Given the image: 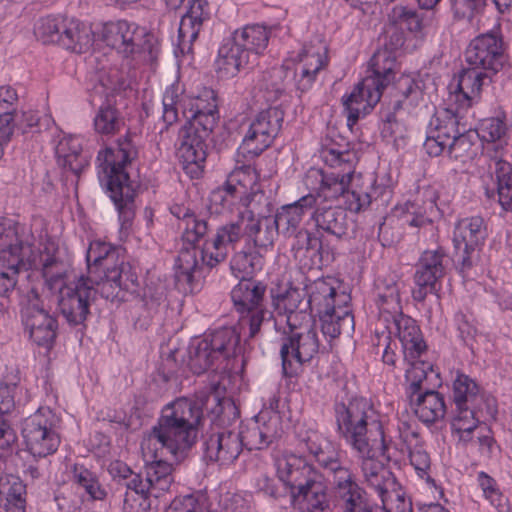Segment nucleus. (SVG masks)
<instances>
[{"mask_svg": "<svg viewBox=\"0 0 512 512\" xmlns=\"http://www.w3.org/2000/svg\"><path fill=\"white\" fill-rule=\"evenodd\" d=\"M238 416V408L232 399L220 398L212 392H200L191 398L180 397L162 408L149 433V440H155L161 448L177 457L179 452L195 444L205 417L217 425H226Z\"/></svg>", "mask_w": 512, "mask_h": 512, "instance_id": "1", "label": "nucleus"}, {"mask_svg": "<svg viewBox=\"0 0 512 512\" xmlns=\"http://www.w3.org/2000/svg\"><path fill=\"white\" fill-rule=\"evenodd\" d=\"M405 43L404 31L389 25L384 36V51H378L371 58L372 74L358 83L353 91L343 99L347 111V125L351 128L357 121L370 113L380 101L383 90L394 79L395 57L393 51L400 49Z\"/></svg>", "mask_w": 512, "mask_h": 512, "instance_id": "2", "label": "nucleus"}, {"mask_svg": "<svg viewBox=\"0 0 512 512\" xmlns=\"http://www.w3.org/2000/svg\"><path fill=\"white\" fill-rule=\"evenodd\" d=\"M191 111L190 121L181 130L178 156L186 174L197 179L203 173L207 157L206 141L219 119L216 92L212 88H203Z\"/></svg>", "mask_w": 512, "mask_h": 512, "instance_id": "3", "label": "nucleus"}, {"mask_svg": "<svg viewBox=\"0 0 512 512\" xmlns=\"http://www.w3.org/2000/svg\"><path fill=\"white\" fill-rule=\"evenodd\" d=\"M137 156V148L128 136L119 138L115 147H106L97 156L100 173L106 180L107 192L118 211L122 228H127L135 216L136 189L126 167Z\"/></svg>", "mask_w": 512, "mask_h": 512, "instance_id": "4", "label": "nucleus"}, {"mask_svg": "<svg viewBox=\"0 0 512 512\" xmlns=\"http://www.w3.org/2000/svg\"><path fill=\"white\" fill-rule=\"evenodd\" d=\"M42 274L45 286L51 291H58L57 308L60 315L70 327L83 330L86 327V321L91 316V307L98 296L93 278L80 275L65 282L64 272L59 269V263L53 257L45 259Z\"/></svg>", "mask_w": 512, "mask_h": 512, "instance_id": "5", "label": "nucleus"}, {"mask_svg": "<svg viewBox=\"0 0 512 512\" xmlns=\"http://www.w3.org/2000/svg\"><path fill=\"white\" fill-rule=\"evenodd\" d=\"M277 235L272 217L250 220L237 217L235 221L216 229L212 241L202 251V260L212 268L224 261L229 254V249H234L240 240L243 239L246 246L257 250L271 246Z\"/></svg>", "mask_w": 512, "mask_h": 512, "instance_id": "6", "label": "nucleus"}, {"mask_svg": "<svg viewBox=\"0 0 512 512\" xmlns=\"http://www.w3.org/2000/svg\"><path fill=\"white\" fill-rule=\"evenodd\" d=\"M334 411L337 431L353 450L367 454L369 445L377 442L371 438L375 429L380 437V449L384 454L386 445L382 426L376 418L372 404L366 398L354 397L347 403H336Z\"/></svg>", "mask_w": 512, "mask_h": 512, "instance_id": "7", "label": "nucleus"}, {"mask_svg": "<svg viewBox=\"0 0 512 512\" xmlns=\"http://www.w3.org/2000/svg\"><path fill=\"white\" fill-rule=\"evenodd\" d=\"M183 241L188 245L180 249L176 260V283L185 293H194L197 284L195 274L200 270L201 265H209L202 260V251L211 239H205L211 230V224L204 216L195 214L187 218L183 223Z\"/></svg>", "mask_w": 512, "mask_h": 512, "instance_id": "8", "label": "nucleus"}, {"mask_svg": "<svg viewBox=\"0 0 512 512\" xmlns=\"http://www.w3.org/2000/svg\"><path fill=\"white\" fill-rule=\"evenodd\" d=\"M240 332L234 327H222L205 335L189 346L188 366L197 375L217 370L220 364L239 349Z\"/></svg>", "mask_w": 512, "mask_h": 512, "instance_id": "9", "label": "nucleus"}, {"mask_svg": "<svg viewBox=\"0 0 512 512\" xmlns=\"http://www.w3.org/2000/svg\"><path fill=\"white\" fill-rule=\"evenodd\" d=\"M266 290L262 281L242 278L231 291L234 308L240 314V333L247 334V338L256 337L262 324L272 317L264 305Z\"/></svg>", "mask_w": 512, "mask_h": 512, "instance_id": "10", "label": "nucleus"}, {"mask_svg": "<svg viewBox=\"0 0 512 512\" xmlns=\"http://www.w3.org/2000/svg\"><path fill=\"white\" fill-rule=\"evenodd\" d=\"M102 40L125 58L140 54L150 64L157 62L160 51L157 40L135 23L119 20L104 24Z\"/></svg>", "mask_w": 512, "mask_h": 512, "instance_id": "11", "label": "nucleus"}, {"mask_svg": "<svg viewBox=\"0 0 512 512\" xmlns=\"http://www.w3.org/2000/svg\"><path fill=\"white\" fill-rule=\"evenodd\" d=\"M29 252L30 247L20 239L16 226L0 217V297L9 299L14 292Z\"/></svg>", "mask_w": 512, "mask_h": 512, "instance_id": "12", "label": "nucleus"}, {"mask_svg": "<svg viewBox=\"0 0 512 512\" xmlns=\"http://www.w3.org/2000/svg\"><path fill=\"white\" fill-rule=\"evenodd\" d=\"M487 237V223L481 216L465 217L455 223L453 260L460 274L465 275L477 264Z\"/></svg>", "mask_w": 512, "mask_h": 512, "instance_id": "13", "label": "nucleus"}, {"mask_svg": "<svg viewBox=\"0 0 512 512\" xmlns=\"http://www.w3.org/2000/svg\"><path fill=\"white\" fill-rule=\"evenodd\" d=\"M56 422L55 414L48 407H40L24 419L21 433L33 457L43 458L58 449L60 437L55 430Z\"/></svg>", "mask_w": 512, "mask_h": 512, "instance_id": "14", "label": "nucleus"}, {"mask_svg": "<svg viewBox=\"0 0 512 512\" xmlns=\"http://www.w3.org/2000/svg\"><path fill=\"white\" fill-rule=\"evenodd\" d=\"M318 352L319 341L313 327H303L299 323L298 328L289 329V333H284L282 337L280 348L284 376H296L299 368L310 362Z\"/></svg>", "mask_w": 512, "mask_h": 512, "instance_id": "15", "label": "nucleus"}, {"mask_svg": "<svg viewBox=\"0 0 512 512\" xmlns=\"http://www.w3.org/2000/svg\"><path fill=\"white\" fill-rule=\"evenodd\" d=\"M21 318L30 339L38 346L50 349L57 337L58 321L44 308L38 291L31 288L21 302Z\"/></svg>", "mask_w": 512, "mask_h": 512, "instance_id": "16", "label": "nucleus"}, {"mask_svg": "<svg viewBox=\"0 0 512 512\" xmlns=\"http://www.w3.org/2000/svg\"><path fill=\"white\" fill-rule=\"evenodd\" d=\"M284 121L280 106H271L259 112L251 122L242 141V148L255 156L268 148L279 134Z\"/></svg>", "mask_w": 512, "mask_h": 512, "instance_id": "17", "label": "nucleus"}, {"mask_svg": "<svg viewBox=\"0 0 512 512\" xmlns=\"http://www.w3.org/2000/svg\"><path fill=\"white\" fill-rule=\"evenodd\" d=\"M277 474L285 483L293 505L299 502L300 495H305L308 489L321 482L315 467L303 456L295 454L278 461Z\"/></svg>", "mask_w": 512, "mask_h": 512, "instance_id": "18", "label": "nucleus"}, {"mask_svg": "<svg viewBox=\"0 0 512 512\" xmlns=\"http://www.w3.org/2000/svg\"><path fill=\"white\" fill-rule=\"evenodd\" d=\"M453 402L454 413L458 415L483 414L484 409L489 416L496 413L495 399L485 395L472 378L460 372L453 381Z\"/></svg>", "mask_w": 512, "mask_h": 512, "instance_id": "19", "label": "nucleus"}, {"mask_svg": "<svg viewBox=\"0 0 512 512\" xmlns=\"http://www.w3.org/2000/svg\"><path fill=\"white\" fill-rule=\"evenodd\" d=\"M466 62L491 74H496L506 62L502 37L488 32L475 37L465 52Z\"/></svg>", "mask_w": 512, "mask_h": 512, "instance_id": "20", "label": "nucleus"}, {"mask_svg": "<svg viewBox=\"0 0 512 512\" xmlns=\"http://www.w3.org/2000/svg\"><path fill=\"white\" fill-rule=\"evenodd\" d=\"M503 145H494V153L487 149L489 157L487 176L493 186L485 185V196L488 199H496L505 212H512V164L504 160L499 152Z\"/></svg>", "mask_w": 512, "mask_h": 512, "instance_id": "21", "label": "nucleus"}, {"mask_svg": "<svg viewBox=\"0 0 512 512\" xmlns=\"http://www.w3.org/2000/svg\"><path fill=\"white\" fill-rule=\"evenodd\" d=\"M445 259L446 254L442 249L426 250L421 254L414 274L412 297L415 301L423 302L429 293L436 291V284L446 274Z\"/></svg>", "mask_w": 512, "mask_h": 512, "instance_id": "22", "label": "nucleus"}, {"mask_svg": "<svg viewBox=\"0 0 512 512\" xmlns=\"http://www.w3.org/2000/svg\"><path fill=\"white\" fill-rule=\"evenodd\" d=\"M243 450L240 434L234 430H222L203 437L204 459L220 465L233 463Z\"/></svg>", "mask_w": 512, "mask_h": 512, "instance_id": "23", "label": "nucleus"}, {"mask_svg": "<svg viewBox=\"0 0 512 512\" xmlns=\"http://www.w3.org/2000/svg\"><path fill=\"white\" fill-rule=\"evenodd\" d=\"M462 125L459 123L458 112L456 114L445 111L443 114L431 119L424 149L430 156L436 157L443 153L450 145L452 139L459 136Z\"/></svg>", "mask_w": 512, "mask_h": 512, "instance_id": "24", "label": "nucleus"}, {"mask_svg": "<svg viewBox=\"0 0 512 512\" xmlns=\"http://www.w3.org/2000/svg\"><path fill=\"white\" fill-rule=\"evenodd\" d=\"M306 296L304 289L292 286L284 289L281 287L270 289L272 305L279 312L283 311L286 314L289 329L298 328L300 320L310 318V314L307 313L309 303L304 301Z\"/></svg>", "mask_w": 512, "mask_h": 512, "instance_id": "25", "label": "nucleus"}, {"mask_svg": "<svg viewBox=\"0 0 512 512\" xmlns=\"http://www.w3.org/2000/svg\"><path fill=\"white\" fill-rule=\"evenodd\" d=\"M315 204L316 196L313 193H309L293 203L279 207L274 217H272L278 235L281 234L286 238H290L302 231L304 229L302 227L304 215Z\"/></svg>", "mask_w": 512, "mask_h": 512, "instance_id": "26", "label": "nucleus"}, {"mask_svg": "<svg viewBox=\"0 0 512 512\" xmlns=\"http://www.w3.org/2000/svg\"><path fill=\"white\" fill-rule=\"evenodd\" d=\"M310 219L314 222L316 231L323 236L327 234L336 239H343L348 236L351 226L347 211L339 205H328L319 203L315 205Z\"/></svg>", "mask_w": 512, "mask_h": 512, "instance_id": "27", "label": "nucleus"}, {"mask_svg": "<svg viewBox=\"0 0 512 512\" xmlns=\"http://www.w3.org/2000/svg\"><path fill=\"white\" fill-rule=\"evenodd\" d=\"M293 238L295 241L292 249L295 251V256L308 257L311 267L328 266L335 260L334 249L329 244L323 243L320 234L317 236L304 228Z\"/></svg>", "mask_w": 512, "mask_h": 512, "instance_id": "28", "label": "nucleus"}, {"mask_svg": "<svg viewBox=\"0 0 512 512\" xmlns=\"http://www.w3.org/2000/svg\"><path fill=\"white\" fill-rule=\"evenodd\" d=\"M493 74L476 66L460 71L457 76V102L460 108H469L480 100L482 87L491 82Z\"/></svg>", "mask_w": 512, "mask_h": 512, "instance_id": "29", "label": "nucleus"}, {"mask_svg": "<svg viewBox=\"0 0 512 512\" xmlns=\"http://www.w3.org/2000/svg\"><path fill=\"white\" fill-rule=\"evenodd\" d=\"M187 11L182 16L179 26V40L182 52L185 50V41H195L202 26L211 20V8L207 0H186Z\"/></svg>", "mask_w": 512, "mask_h": 512, "instance_id": "30", "label": "nucleus"}, {"mask_svg": "<svg viewBox=\"0 0 512 512\" xmlns=\"http://www.w3.org/2000/svg\"><path fill=\"white\" fill-rule=\"evenodd\" d=\"M250 63V55L232 34L223 39L215 61L222 77H234Z\"/></svg>", "mask_w": 512, "mask_h": 512, "instance_id": "31", "label": "nucleus"}, {"mask_svg": "<svg viewBox=\"0 0 512 512\" xmlns=\"http://www.w3.org/2000/svg\"><path fill=\"white\" fill-rule=\"evenodd\" d=\"M375 444L369 445L367 454L358 453V455L361 458V471L366 483L380 495L381 493H388V490L398 486V483L393 473L375 459Z\"/></svg>", "mask_w": 512, "mask_h": 512, "instance_id": "32", "label": "nucleus"}, {"mask_svg": "<svg viewBox=\"0 0 512 512\" xmlns=\"http://www.w3.org/2000/svg\"><path fill=\"white\" fill-rule=\"evenodd\" d=\"M353 170L349 169L344 174L339 173H325L320 169H311L308 172V178L314 177L320 179V185L316 189V204L325 203L336 200L340 196L346 195L349 190L347 189L349 182L352 179Z\"/></svg>", "mask_w": 512, "mask_h": 512, "instance_id": "33", "label": "nucleus"}, {"mask_svg": "<svg viewBox=\"0 0 512 512\" xmlns=\"http://www.w3.org/2000/svg\"><path fill=\"white\" fill-rule=\"evenodd\" d=\"M398 338L402 344L404 359L421 358L427 345L417 322L410 316L400 313L394 318Z\"/></svg>", "mask_w": 512, "mask_h": 512, "instance_id": "34", "label": "nucleus"}, {"mask_svg": "<svg viewBox=\"0 0 512 512\" xmlns=\"http://www.w3.org/2000/svg\"><path fill=\"white\" fill-rule=\"evenodd\" d=\"M306 289L309 310L312 311L315 308L317 313H323V310L333 312L338 305H347L350 299L345 293L338 294L331 281L327 279H317Z\"/></svg>", "mask_w": 512, "mask_h": 512, "instance_id": "35", "label": "nucleus"}, {"mask_svg": "<svg viewBox=\"0 0 512 512\" xmlns=\"http://www.w3.org/2000/svg\"><path fill=\"white\" fill-rule=\"evenodd\" d=\"M94 287L98 290V294L112 302L125 301L127 293L136 291L139 283L138 276L135 271H122L120 277L111 280L110 277L97 275L93 277Z\"/></svg>", "mask_w": 512, "mask_h": 512, "instance_id": "36", "label": "nucleus"}, {"mask_svg": "<svg viewBox=\"0 0 512 512\" xmlns=\"http://www.w3.org/2000/svg\"><path fill=\"white\" fill-rule=\"evenodd\" d=\"M61 33L62 38L59 46L77 54L88 52L95 41V34L92 28L80 20H66Z\"/></svg>", "mask_w": 512, "mask_h": 512, "instance_id": "37", "label": "nucleus"}, {"mask_svg": "<svg viewBox=\"0 0 512 512\" xmlns=\"http://www.w3.org/2000/svg\"><path fill=\"white\" fill-rule=\"evenodd\" d=\"M389 24L406 30L415 35L421 34L424 29L432 24L433 13L423 12L422 9L396 5L388 15Z\"/></svg>", "mask_w": 512, "mask_h": 512, "instance_id": "38", "label": "nucleus"}, {"mask_svg": "<svg viewBox=\"0 0 512 512\" xmlns=\"http://www.w3.org/2000/svg\"><path fill=\"white\" fill-rule=\"evenodd\" d=\"M297 69L283 64L273 67L264 75L263 89L264 97L268 102L279 100L294 87L293 80H296Z\"/></svg>", "mask_w": 512, "mask_h": 512, "instance_id": "39", "label": "nucleus"}, {"mask_svg": "<svg viewBox=\"0 0 512 512\" xmlns=\"http://www.w3.org/2000/svg\"><path fill=\"white\" fill-rule=\"evenodd\" d=\"M300 57V64L288 65L297 69L296 80H293L294 87L300 92H305L312 87L317 74L327 64V57L325 53L310 52L308 50H304Z\"/></svg>", "mask_w": 512, "mask_h": 512, "instance_id": "40", "label": "nucleus"}, {"mask_svg": "<svg viewBox=\"0 0 512 512\" xmlns=\"http://www.w3.org/2000/svg\"><path fill=\"white\" fill-rule=\"evenodd\" d=\"M250 191L246 190L244 196H241L240 203L245 208L240 212L238 217L243 219H265L271 217L270 214L273 210L271 199L266 195L265 191L261 189L256 181L248 184Z\"/></svg>", "mask_w": 512, "mask_h": 512, "instance_id": "41", "label": "nucleus"}, {"mask_svg": "<svg viewBox=\"0 0 512 512\" xmlns=\"http://www.w3.org/2000/svg\"><path fill=\"white\" fill-rule=\"evenodd\" d=\"M318 314L322 333L331 340L337 338L340 334L350 335L354 331V316L347 305H338V308L333 309V312L323 310V313Z\"/></svg>", "mask_w": 512, "mask_h": 512, "instance_id": "42", "label": "nucleus"}, {"mask_svg": "<svg viewBox=\"0 0 512 512\" xmlns=\"http://www.w3.org/2000/svg\"><path fill=\"white\" fill-rule=\"evenodd\" d=\"M411 407L419 420L426 424L444 418L447 409L443 395L433 389H426L423 394L418 395Z\"/></svg>", "mask_w": 512, "mask_h": 512, "instance_id": "43", "label": "nucleus"}, {"mask_svg": "<svg viewBox=\"0 0 512 512\" xmlns=\"http://www.w3.org/2000/svg\"><path fill=\"white\" fill-rule=\"evenodd\" d=\"M174 467L164 460H153L144 466V474L153 498L158 499L174 483Z\"/></svg>", "mask_w": 512, "mask_h": 512, "instance_id": "44", "label": "nucleus"}, {"mask_svg": "<svg viewBox=\"0 0 512 512\" xmlns=\"http://www.w3.org/2000/svg\"><path fill=\"white\" fill-rule=\"evenodd\" d=\"M299 445L314 457L321 468L341 458L340 450L313 431L307 432V435L299 440Z\"/></svg>", "mask_w": 512, "mask_h": 512, "instance_id": "45", "label": "nucleus"}, {"mask_svg": "<svg viewBox=\"0 0 512 512\" xmlns=\"http://www.w3.org/2000/svg\"><path fill=\"white\" fill-rule=\"evenodd\" d=\"M391 89V99L394 101V109L409 111L418 104L422 95L418 82L409 75H402L393 83Z\"/></svg>", "mask_w": 512, "mask_h": 512, "instance_id": "46", "label": "nucleus"}, {"mask_svg": "<svg viewBox=\"0 0 512 512\" xmlns=\"http://www.w3.org/2000/svg\"><path fill=\"white\" fill-rule=\"evenodd\" d=\"M251 56L260 55L268 46L270 31L260 24L246 25L232 33Z\"/></svg>", "mask_w": 512, "mask_h": 512, "instance_id": "47", "label": "nucleus"}, {"mask_svg": "<svg viewBox=\"0 0 512 512\" xmlns=\"http://www.w3.org/2000/svg\"><path fill=\"white\" fill-rule=\"evenodd\" d=\"M263 262V257L258 250L245 246L233 255L230 268L239 279L253 278V275L262 269Z\"/></svg>", "mask_w": 512, "mask_h": 512, "instance_id": "48", "label": "nucleus"}, {"mask_svg": "<svg viewBox=\"0 0 512 512\" xmlns=\"http://www.w3.org/2000/svg\"><path fill=\"white\" fill-rule=\"evenodd\" d=\"M258 179L257 171L250 165L243 166L234 170L227 178L226 182L218 187L220 191L231 199L235 204L236 200L244 196L248 188V184Z\"/></svg>", "mask_w": 512, "mask_h": 512, "instance_id": "49", "label": "nucleus"}, {"mask_svg": "<svg viewBox=\"0 0 512 512\" xmlns=\"http://www.w3.org/2000/svg\"><path fill=\"white\" fill-rule=\"evenodd\" d=\"M0 494L6 496L7 512H25L26 485L19 477L14 475L0 477Z\"/></svg>", "mask_w": 512, "mask_h": 512, "instance_id": "50", "label": "nucleus"}, {"mask_svg": "<svg viewBox=\"0 0 512 512\" xmlns=\"http://www.w3.org/2000/svg\"><path fill=\"white\" fill-rule=\"evenodd\" d=\"M124 124V118L110 100H106L99 106L93 119L95 132L102 136L118 133Z\"/></svg>", "mask_w": 512, "mask_h": 512, "instance_id": "51", "label": "nucleus"}, {"mask_svg": "<svg viewBox=\"0 0 512 512\" xmlns=\"http://www.w3.org/2000/svg\"><path fill=\"white\" fill-rule=\"evenodd\" d=\"M123 252L122 248L112 251V254L88 270V276L93 278V275H104L114 280L115 277H120L122 271H134L130 263L125 261Z\"/></svg>", "mask_w": 512, "mask_h": 512, "instance_id": "52", "label": "nucleus"}, {"mask_svg": "<svg viewBox=\"0 0 512 512\" xmlns=\"http://www.w3.org/2000/svg\"><path fill=\"white\" fill-rule=\"evenodd\" d=\"M73 481L83 488L92 500H103L107 493L99 483L97 475L83 465L75 464L72 470Z\"/></svg>", "mask_w": 512, "mask_h": 512, "instance_id": "53", "label": "nucleus"}, {"mask_svg": "<svg viewBox=\"0 0 512 512\" xmlns=\"http://www.w3.org/2000/svg\"><path fill=\"white\" fill-rule=\"evenodd\" d=\"M66 20L55 17H42L34 26V34L36 38L43 44H57L59 46L62 38V27L65 26Z\"/></svg>", "mask_w": 512, "mask_h": 512, "instance_id": "54", "label": "nucleus"}, {"mask_svg": "<svg viewBox=\"0 0 512 512\" xmlns=\"http://www.w3.org/2000/svg\"><path fill=\"white\" fill-rule=\"evenodd\" d=\"M341 501L342 512H377V507L370 503L366 491L361 487L338 497Z\"/></svg>", "mask_w": 512, "mask_h": 512, "instance_id": "55", "label": "nucleus"}, {"mask_svg": "<svg viewBox=\"0 0 512 512\" xmlns=\"http://www.w3.org/2000/svg\"><path fill=\"white\" fill-rule=\"evenodd\" d=\"M479 137L480 135L476 130L467 129L465 125H462L459 136L452 139V142L447 147L449 156L455 160L468 157L476 139Z\"/></svg>", "mask_w": 512, "mask_h": 512, "instance_id": "56", "label": "nucleus"}, {"mask_svg": "<svg viewBox=\"0 0 512 512\" xmlns=\"http://www.w3.org/2000/svg\"><path fill=\"white\" fill-rule=\"evenodd\" d=\"M297 504L302 505L303 512H327L329 502L323 483H318L308 489L305 495H300Z\"/></svg>", "mask_w": 512, "mask_h": 512, "instance_id": "57", "label": "nucleus"}, {"mask_svg": "<svg viewBox=\"0 0 512 512\" xmlns=\"http://www.w3.org/2000/svg\"><path fill=\"white\" fill-rule=\"evenodd\" d=\"M257 426L261 430L262 437L270 446L283 433L282 420L278 413L275 412H261L255 419Z\"/></svg>", "mask_w": 512, "mask_h": 512, "instance_id": "58", "label": "nucleus"}, {"mask_svg": "<svg viewBox=\"0 0 512 512\" xmlns=\"http://www.w3.org/2000/svg\"><path fill=\"white\" fill-rule=\"evenodd\" d=\"M324 161L331 167L340 166L342 164H348L350 169L356 159V153L350 149L348 142L344 144L335 143L330 147H326L322 151Z\"/></svg>", "mask_w": 512, "mask_h": 512, "instance_id": "59", "label": "nucleus"}, {"mask_svg": "<svg viewBox=\"0 0 512 512\" xmlns=\"http://www.w3.org/2000/svg\"><path fill=\"white\" fill-rule=\"evenodd\" d=\"M482 414L465 415L455 414L451 422L452 430L459 435V441L464 444L475 442L473 433L478 428Z\"/></svg>", "mask_w": 512, "mask_h": 512, "instance_id": "60", "label": "nucleus"}, {"mask_svg": "<svg viewBox=\"0 0 512 512\" xmlns=\"http://www.w3.org/2000/svg\"><path fill=\"white\" fill-rule=\"evenodd\" d=\"M255 487L257 492L273 500H279L289 494L285 483H283L279 476L274 477L262 474L256 479Z\"/></svg>", "mask_w": 512, "mask_h": 512, "instance_id": "61", "label": "nucleus"}, {"mask_svg": "<svg viewBox=\"0 0 512 512\" xmlns=\"http://www.w3.org/2000/svg\"><path fill=\"white\" fill-rule=\"evenodd\" d=\"M395 486L388 493H381L382 509L385 512H413L412 502L405 497L404 492L397 490Z\"/></svg>", "mask_w": 512, "mask_h": 512, "instance_id": "62", "label": "nucleus"}, {"mask_svg": "<svg viewBox=\"0 0 512 512\" xmlns=\"http://www.w3.org/2000/svg\"><path fill=\"white\" fill-rule=\"evenodd\" d=\"M378 304L387 312L397 313L401 310L400 289L398 284L391 280L383 288L378 287Z\"/></svg>", "mask_w": 512, "mask_h": 512, "instance_id": "63", "label": "nucleus"}, {"mask_svg": "<svg viewBox=\"0 0 512 512\" xmlns=\"http://www.w3.org/2000/svg\"><path fill=\"white\" fill-rule=\"evenodd\" d=\"M123 502V512H149L153 504V495L148 493L129 492L114 494Z\"/></svg>", "mask_w": 512, "mask_h": 512, "instance_id": "64", "label": "nucleus"}]
</instances>
